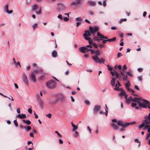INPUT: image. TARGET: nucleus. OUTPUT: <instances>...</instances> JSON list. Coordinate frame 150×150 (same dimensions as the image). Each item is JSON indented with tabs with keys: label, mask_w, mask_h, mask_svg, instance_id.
Instances as JSON below:
<instances>
[{
	"label": "nucleus",
	"mask_w": 150,
	"mask_h": 150,
	"mask_svg": "<svg viewBox=\"0 0 150 150\" xmlns=\"http://www.w3.org/2000/svg\"><path fill=\"white\" fill-rule=\"evenodd\" d=\"M90 51L91 53H92V54H94L96 52V51L93 49H91Z\"/></svg>",
	"instance_id": "obj_54"
},
{
	"label": "nucleus",
	"mask_w": 150,
	"mask_h": 150,
	"mask_svg": "<svg viewBox=\"0 0 150 150\" xmlns=\"http://www.w3.org/2000/svg\"><path fill=\"white\" fill-rule=\"evenodd\" d=\"M101 107L100 106L96 105L94 108V113H96L100 110Z\"/></svg>",
	"instance_id": "obj_14"
},
{
	"label": "nucleus",
	"mask_w": 150,
	"mask_h": 150,
	"mask_svg": "<svg viewBox=\"0 0 150 150\" xmlns=\"http://www.w3.org/2000/svg\"><path fill=\"white\" fill-rule=\"evenodd\" d=\"M89 14L91 15H93L94 14V12L92 11H89Z\"/></svg>",
	"instance_id": "obj_64"
},
{
	"label": "nucleus",
	"mask_w": 150,
	"mask_h": 150,
	"mask_svg": "<svg viewBox=\"0 0 150 150\" xmlns=\"http://www.w3.org/2000/svg\"><path fill=\"white\" fill-rule=\"evenodd\" d=\"M85 103L89 105V101L88 100H86L85 101Z\"/></svg>",
	"instance_id": "obj_56"
},
{
	"label": "nucleus",
	"mask_w": 150,
	"mask_h": 150,
	"mask_svg": "<svg viewBox=\"0 0 150 150\" xmlns=\"http://www.w3.org/2000/svg\"><path fill=\"white\" fill-rule=\"evenodd\" d=\"M58 8L60 11L64 10L65 9V5L62 3H59L58 5Z\"/></svg>",
	"instance_id": "obj_12"
},
{
	"label": "nucleus",
	"mask_w": 150,
	"mask_h": 150,
	"mask_svg": "<svg viewBox=\"0 0 150 150\" xmlns=\"http://www.w3.org/2000/svg\"><path fill=\"white\" fill-rule=\"evenodd\" d=\"M55 132L57 133L59 137H62V135H61L57 131H55Z\"/></svg>",
	"instance_id": "obj_51"
},
{
	"label": "nucleus",
	"mask_w": 150,
	"mask_h": 150,
	"mask_svg": "<svg viewBox=\"0 0 150 150\" xmlns=\"http://www.w3.org/2000/svg\"><path fill=\"white\" fill-rule=\"evenodd\" d=\"M137 70L139 71V72H141L142 70V69L141 68H138V69H137Z\"/></svg>",
	"instance_id": "obj_63"
},
{
	"label": "nucleus",
	"mask_w": 150,
	"mask_h": 150,
	"mask_svg": "<svg viewBox=\"0 0 150 150\" xmlns=\"http://www.w3.org/2000/svg\"><path fill=\"white\" fill-rule=\"evenodd\" d=\"M120 73L121 74L122 76H124V77L123 78V79L125 80H127V75H126V76H125V75L123 74V72L122 71V70H121L120 71Z\"/></svg>",
	"instance_id": "obj_26"
},
{
	"label": "nucleus",
	"mask_w": 150,
	"mask_h": 150,
	"mask_svg": "<svg viewBox=\"0 0 150 150\" xmlns=\"http://www.w3.org/2000/svg\"><path fill=\"white\" fill-rule=\"evenodd\" d=\"M79 50L80 52L85 53L90 51L91 49L87 48L86 47H82L79 48Z\"/></svg>",
	"instance_id": "obj_9"
},
{
	"label": "nucleus",
	"mask_w": 150,
	"mask_h": 150,
	"mask_svg": "<svg viewBox=\"0 0 150 150\" xmlns=\"http://www.w3.org/2000/svg\"><path fill=\"white\" fill-rule=\"evenodd\" d=\"M107 66L108 67V70H109V71H112V67H111V66H110L109 65H107Z\"/></svg>",
	"instance_id": "obj_45"
},
{
	"label": "nucleus",
	"mask_w": 150,
	"mask_h": 150,
	"mask_svg": "<svg viewBox=\"0 0 150 150\" xmlns=\"http://www.w3.org/2000/svg\"><path fill=\"white\" fill-rule=\"evenodd\" d=\"M116 40V38L115 37H114L112 38L107 39V41L111 42L115 41Z\"/></svg>",
	"instance_id": "obj_28"
},
{
	"label": "nucleus",
	"mask_w": 150,
	"mask_h": 150,
	"mask_svg": "<svg viewBox=\"0 0 150 150\" xmlns=\"http://www.w3.org/2000/svg\"><path fill=\"white\" fill-rule=\"evenodd\" d=\"M63 20L65 21H68L69 20V18L65 17L64 18Z\"/></svg>",
	"instance_id": "obj_46"
},
{
	"label": "nucleus",
	"mask_w": 150,
	"mask_h": 150,
	"mask_svg": "<svg viewBox=\"0 0 150 150\" xmlns=\"http://www.w3.org/2000/svg\"><path fill=\"white\" fill-rule=\"evenodd\" d=\"M74 131H75V134L74 135L75 137H77L78 136V132L77 131H76V130H74Z\"/></svg>",
	"instance_id": "obj_55"
},
{
	"label": "nucleus",
	"mask_w": 150,
	"mask_h": 150,
	"mask_svg": "<svg viewBox=\"0 0 150 150\" xmlns=\"http://www.w3.org/2000/svg\"><path fill=\"white\" fill-rule=\"evenodd\" d=\"M38 8V6L36 4H34L33 6V9L34 11H35L36 10V9Z\"/></svg>",
	"instance_id": "obj_35"
},
{
	"label": "nucleus",
	"mask_w": 150,
	"mask_h": 150,
	"mask_svg": "<svg viewBox=\"0 0 150 150\" xmlns=\"http://www.w3.org/2000/svg\"><path fill=\"white\" fill-rule=\"evenodd\" d=\"M18 117L20 119H24L26 118V116L25 114H22L21 115L19 114L18 115Z\"/></svg>",
	"instance_id": "obj_21"
},
{
	"label": "nucleus",
	"mask_w": 150,
	"mask_h": 150,
	"mask_svg": "<svg viewBox=\"0 0 150 150\" xmlns=\"http://www.w3.org/2000/svg\"><path fill=\"white\" fill-rule=\"evenodd\" d=\"M112 121L113 122H117V125L122 126L123 128L121 129H120V131H122L124 130V128H126L129 125L132 124H135L136 123V122L135 121H134L133 122L130 123L125 122L123 123L122 121L121 120H119L117 121L116 119H113L112 120Z\"/></svg>",
	"instance_id": "obj_2"
},
{
	"label": "nucleus",
	"mask_w": 150,
	"mask_h": 150,
	"mask_svg": "<svg viewBox=\"0 0 150 150\" xmlns=\"http://www.w3.org/2000/svg\"><path fill=\"white\" fill-rule=\"evenodd\" d=\"M96 54L92 57V59L94 60L96 63H98L100 64L101 63H104L105 60L102 57L100 58L98 56L100 54V52L99 50H97L96 51Z\"/></svg>",
	"instance_id": "obj_1"
},
{
	"label": "nucleus",
	"mask_w": 150,
	"mask_h": 150,
	"mask_svg": "<svg viewBox=\"0 0 150 150\" xmlns=\"http://www.w3.org/2000/svg\"><path fill=\"white\" fill-rule=\"evenodd\" d=\"M122 55L121 54V53L119 52L117 54V57H120V56H122Z\"/></svg>",
	"instance_id": "obj_60"
},
{
	"label": "nucleus",
	"mask_w": 150,
	"mask_h": 150,
	"mask_svg": "<svg viewBox=\"0 0 150 150\" xmlns=\"http://www.w3.org/2000/svg\"><path fill=\"white\" fill-rule=\"evenodd\" d=\"M81 2V0H75L70 4L71 6H76L79 5Z\"/></svg>",
	"instance_id": "obj_10"
},
{
	"label": "nucleus",
	"mask_w": 150,
	"mask_h": 150,
	"mask_svg": "<svg viewBox=\"0 0 150 150\" xmlns=\"http://www.w3.org/2000/svg\"><path fill=\"white\" fill-rule=\"evenodd\" d=\"M23 79L24 82L27 85L28 84V81L27 79V77L25 73H23Z\"/></svg>",
	"instance_id": "obj_13"
},
{
	"label": "nucleus",
	"mask_w": 150,
	"mask_h": 150,
	"mask_svg": "<svg viewBox=\"0 0 150 150\" xmlns=\"http://www.w3.org/2000/svg\"><path fill=\"white\" fill-rule=\"evenodd\" d=\"M132 97L131 96H130L128 98H127L126 99H125L126 103L127 104L129 103L130 102L132 101Z\"/></svg>",
	"instance_id": "obj_23"
},
{
	"label": "nucleus",
	"mask_w": 150,
	"mask_h": 150,
	"mask_svg": "<svg viewBox=\"0 0 150 150\" xmlns=\"http://www.w3.org/2000/svg\"><path fill=\"white\" fill-rule=\"evenodd\" d=\"M42 72V70L41 69L36 70L32 72L29 77V78L31 81L33 83L36 82V74L39 73H41Z\"/></svg>",
	"instance_id": "obj_4"
},
{
	"label": "nucleus",
	"mask_w": 150,
	"mask_h": 150,
	"mask_svg": "<svg viewBox=\"0 0 150 150\" xmlns=\"http://www.w3.org/2000/svg\"><path fill=\"white\" fill-rule=\"evenodd\" d=\"M37 23H35L32 26V27L33 28L34 30H35V29L37 27Z\"/></svg>",
	"instance_id": "obj_42"
},
{
	"label": "nucleus",
	"mask_w": 150,
	"mask_h": 150,
	"mask_svg": "<svg viewBox=\"0 0 150 150\" xmlns=\"http://www.w3.org/2000/svg\"><path fill=\"white\" fill-rule=\"evenodd\" d=\"M121 86V85L118 81H117V83L116 84L115 86L116 88H114L115 90L119 91L120 90L121 92L119 93V95L121 97L123 96H125V98L126 99L127 97V95L126 94L125 92L122 88L120 89L119 88V87Z\"/></svg>",
	"instance_id": "obj_3"
},
{
	"label": "nucleus",
	"mask_w": 150,
	"mask_h": 150,
	"mask_svg": "<svg viewBox=\"0 0 150 150\" xmlns=\"http://www.w3.org/2000/svg\"><path fill=\"white\" fill-rule=\"evenodd\" d=\"M52 115L51 113H49L48 114L46 115V116L48 117L49 118H50L51 117Z\"/></svg>",
	"instance_id": "obj_43"
},
{
	"label": "nucleus",
	"mask_w": 150,
	"mask_h": 150,
	"mask_svg": "<svg viewBox=\"0 0 150 150\" xmlns=\"http://www.w3.org/2000/svg\"><path fill=\"white\" fill-rule=\"evenodd\" d=\"M41 10L40 9L39 10V11L38 12H36V13H37L38 14H41Z\"/></svg>",
	"instance_id": "obj_58"
},
{
	"label": "nucleus",
	"mask_w": 150,
	"mask_h": 150,
	"mask_svg": "<svg viewBox=\"0 0 150 150\" xmlns=\"http://www.w3.org/2000/svg\"><path fill=\"white\" fill-rule=\"evenodd\" d=\"M143 101L144 102L143 103H141L140 102H139L138 103V105L140 107H142L143 108H146V107L145 105V104H146V103L144 102V101Z\"/></svg>",
	"instance_id": "obj_22"
},
{
	"label": "nucleus",
	"mask_w": 150,
	"mask_h": 150,
	"mask_svg": "<svg viewBox=\"0 0 150 150\" xmlns=\"http://www.w3.org/2000/svg\"><path fill=\"white\" fill-rule=\"evenodd\" d=\"M28 112L30 113H32V110L30 108H29L28 109Z\"/></svg>",
	"instance_id": "obj_59"
},
{
	"label": "nucleus",
	"mask_w": 150,
	"mask_h": 150,
	"mask_svg": "<svg viewBox=\"0 0 150 150\" xmlns=\"http://www.w3.org/2000/svg\"><path fill=\"white\" fill-rule=\"evenodd\" d=\"M113 123H112V126L113 128L115 129V130H117L118 129V125L116 124V122H113ZM117 123V122H116Z\"/></svg>",
	"instance_id": "obj_18"
},
{
	"label": "nucleus",
	"mask_w": 150,
	"mask_h": 150,
	"mask_svg": "<svg viewBox=\"0 0 150 150\" xmlns=\"http://www.w3.org/2000/svg\"><path fill=\"white\" fill-rule=\"evenodd\" d=\"M76 21H79L80 22H81L83 20V19L81 17L77 18H76Z\"/></svg>",
	"instance_id": "obj_36"
},
{
	"label": "nucleus",
	"mask_w": 150,
	"mask_h": 150,
	"mask_svg": "<svg viewBox=\"0 0 150 150\" xmlns=\"http://www.w3.org/2000/svg\"><path fill=\"white\" fill-rule=\"evenodd\" d=\"M24 129H26V131H27L31 129V127L30 126H28L26 127H24Z\"/></svg>",
	"instance_id": "obj_37"
},
{
	"label": "nucleus",
	"mask_w": 150,
	"mask_h": 150,
	"mask_svg": "<svg viewBox=\"0 0 150 150\" xmlns=\"http://www.w3.org/2000/svg\"><path fill=\"white\" fill-rule=\"evenodd\" d=\"M127 75H128L129 76H130V77H132L133 76V74H132V73L129 71H127L126 73Z\"/></svg>",
	"instance_id": "obj_32"
},
{
	"label": "nucleus",
	"mask_w": 150,
	"mask_h": 150,
	"mask_svg": "<svg viewBox=\"0 0 150 150\" xmlns=\"http://www.w3.org/2000/svg\"><path fill=\"white\" fill-rule=\"evenodd\" d=\"M87 129L89 131V133L91 134V129L90 128L89 126L87 127Z\"/></svg>",
	"instance_id": "obj_53"
},
{
	"label": "nucleus",
	"mask_w": 150,
	"mask_h": 150,
	"mask_svg": "<svg viewBox=\"0 0 150 150\" xmlns=\"http://www.w3.org/2000/svg\"><path fill=\"white\" fill-rule=\"evenodd\" d=\"M130 82L129 81L127 82L125 84V87L126 89L129 91H131V93L133 95H134L135 96L136 95V94H134V91L130 89L129 87L130 86Z\"/></svg>",
	"instance_id": "obj_8"
},
{
	"label": "nucleus",
	"mask_w": 150,
	"mask_h": 150,
	"mask_svg": "<svg viewBox=\"0 0 150 150\" xmlns=\"http://www.w3.org/2000/svg\"><path fill=\"white\" fill-rule=\"evenodd\" d=\"M34 115L35 116V118L36 119L38 118V115L36 114L35 111H34Z\"/></svg>",
	"instance_id": "obj_62"
},
{
	"label": "nucleus",
	"mask_w": 150,
	"mask_h": 150,
	"mask_svg": "<svg viewBox=\"0 0 150 150\" xmlns=\"http://www.w3.org/2000/svg\"><path fill=\"white\" fill-rule=\"evenodd\" d=\"M144 122L146 124H150V116H146L145 117Z\"/></svg>",
	"instance_id": "obj_17"
},
{
	"label": "nucleus",
	"mask_w": 150,
	"mask_h": 150,
	"mask_svg": "<svg viewBox=\"0 0 150 150\" xmlns=\"http://www.w3.org/2000/svg\"><path fill=\"white\" fill-rule=\"evenodd\" d=\"M73 128H74L73 129V131H74L76 129H77V127L75 125H73V126H72Z\"/></svg>",
	"instance_id": "obj_44"
},
{
	"label": "nucleus",
	"mask_w": 150,
	"mask_h": 150,
	"mask_svg": "<svg viewBox=\"0 0 150 150\" xmlns=\"http://www.w3.org/2000/svg\"><path fill=\"white\" fill-rule=\"evenodd\" d=\"M138 79L140 81H141L142 80V77L141 76H139L138 77Z\"/></svg>",
	"instance_id": "obj_61"
},
{
	"label": "nucleus",
	"mask_w": 150,
	"mask_h": 150,
	"mask_svg": "<svg viewBox=\"0 0 150 150\" xmlns=\"http://www.w3.org/2000/svg\"><path fill=\"white\" fill-rule=\"evenodd\" d=\"M137 105L136 103H132L131 104V106L132 107H135Z\"/></svg>",
	"instance_id": "obj_48"
},
{
	"label": "nucleus",
	"mask_w": 150,
	"mask_h": 150,
	"mask_svg": "<svg viewBox=\"0 0 150 150\" xmlns=\"http://www.w3.org/2000/svg\"><path fill=\"white\" fill-rule=\"evenodd\" d=\"M132 101L133 102H137L138 104V103L139 102H140V101H144V100H142L143 99H142V98H138L137 97H135L133 98H132Z\"/></svg>",
	"instance_id": "obj_11"
},
{
	"label": "nucleus",
	"mask_w": 150,
	"mask_h": 150,
	"mask_svg": "<svg viewBox=\"0 0 150 150\" xmlns=\"http://www.w3.org/2000/svg\"><path fill=\"white\" fill-rule=\"evenodd\" d=\"M36 132L35 130L34 129H33V132H32L30 133V136L32 137H33V136H34V133H36Z\"/></svg>",
	"instance_id": "obj_31"
},
{
	"label": "nucleus",
	"mask_w": 150,
	"mask_h": 150,
	"mask_svg": "<svg viewBox=\"0 0 150 150\" xmlns=\"http://www.w3.org/2000/svg\"><path fill=\"white\" fill-rule=\"evenodd\" d=\"M52 55L53 57H57V53L56 50H53L52 53Z\"/></svg>",
	"instance_id": "obj_20"
},
{
	"label": "nucleus",
	"mask_w": 150,
	"mask_h": 150,
	"mask_svg": "<svg viewBox=\"0 0 150 150\" xmlns=\"http://www.w3.org/2000/svg\"><path fill=\"white\" fill-rule=\"evenodd\" d=\"M37 100L38 101L42 100L41 98L40 97V96L38 94L37 95Z\"/></svg>",
	"instance_id": "obj_49"
},
{
	"label": "nucleus",
	"mask_w": 150,
	"mask_h": 150,
	"mask_svg": "<svg viewBox=\"0 0 150 150\" xmlns=\"http://www.w3.org/2000/svg\"><path fill=\"white\" fill-rule=\"evenodd\" d=\"M110 73L113 76H114V75H115L116 78H117L119 77V74L117 72L115 71H111Z\"/></svg>",
	"instance_id": "obj_15"
},
{
	"label": "nucleus",
	"mask_w": 150,
	"mask_h": 150,
	"mask_svg": "<svg viewBox=\"0 0 150 150\" xmlns=\"http://www.w3.org/2000/svg\"><path fill=\"white\" fill-rule=\"evenodd\" d=\"M5 11L8 14H11L13 12V11L11 10L9 11L8 4L6 5L5 6Z\"/></svg>",
	"instance_id": "obj_16"
},
{
	"label": "nucleus",
	"mask_w": 150,
	"mask_h": 150,
	"mask_svg": "<svg viewBox=\"0 0 150 150\" xmlns=\"http://www.w3.org/2000/svg\"><path fill=\"white\" fill-rule=\"evenodd\" d=\"M83 36L85 39L88 41L89 44H92V40H91V38L88 36H90L91 34L88 30H86L85 33L83 34Z\"/></svg>",
	"instance_id": "obj_5"
},
{
	"label": "nucleus",
	"mask_w": 150,
	"mask_h": 150,
	"mask_svg": "<svg viewBox=\"0 0 150 150\" xmlns=\"http://www.w3.org/2000/svg\"><path fill=\"white\" fill-rule=\"evenodd\" d=\"M115 78H112L111 81V85L112 86H114L115 85Z\"/></svg>",
	"instance_id": "obj_29"
},
{
	"label": "nucleus",
	"mask_w": 150,
	"mask_h": 150,
	"mask_svg": "<svg viewBox=\"0 0 150 150\" xmlns=\"http://www.w3.org/2000/svg\"><path fill=\"white\" fill-rule=\"evenodd\" d=\"M145 122H143L139 126V128H140L144 127L145 125Z\"/></svg>",
	"instance_id": "obj_38"
},
{
	"label": "nucleus",
	"mask_w": 150,
	"mask_h": 150,
	"mask_svg": "<svg viewBox=\"0 0 150 150\" xmlns=\"http://www.w3.org/2000/svg\"><path fill=\"white\" fill-rule=\"evenodd\" d=\"M13 122H14V123L15 125L17 127H18V123L17 122V120H15L14 121H13Z\"/></svg>",
	"instance_id": "obj_40"
},
{
	"label": "nucleus",
	"mask_w": 150,
	"mask_h": 150,
	"mask_svg": "<svg viewBox=\"0 0 150 150\" xmlns=\"http://www.w3.org/2000/svg\"><path fill=\"white\" fill-rule=\"evenodd\" d=\"M23 122L26 123L27 125H29L31 124V122L29 120H23Z\"/></svg>",
	"instance_id": "obj_30"
},
{
	"label": "nucleus",
	"mask_w": 150,
	"mask_h": 150,
	"mask_svg": "<svg viewBox=\"0 0 150 150\" xmlns=\"http://www.w3.org/2000/svg\"><path fill=\"white\" fill-rule=\"evenodd\" d=\"M127 69V67L126 65H124L122 68V71L123 72H124L125 71V70H126Z\"/></svg>",
	"instance_id": "obj_33"
},
{
	"label": "nucleus",
	"mask_w": 150,
	"mask_h": 150,
	"mask_svg": "<svg viewBox=\"0 0 150 150\" xmlns=\"http://www.w3.org/2000/svg\"><path fill=\"white\" fill-rule=\"evenodd\" d=\"M58 18L60 20H62L63 19V18L61 14H59L57 16Z\"/></svg>",
	"instance_id": "obj_41"
},
{
	"label": "nucleus",
	"mask_w": 150,
	"mask_h": 150,
	"mask_svg": "<svg viewBox=\"0 0 150 150\" xmlns=\"http://www.w3.org/2000/svg\"><path fill=\"white\" fill-rule=\"evenodd\" d=\"M144 127L145 129H148V128L150 127V126L149 125H145Z\"/></svg>",
	"instance_id": "obj_47"
},
{
	"label": "nucleus",
	"mask_w": 150,
	"mask_h": 150,
	"mask_svg": "<svg viewBox=\"0 0 150 150\" xmlns=\"http://www.w3.org/2000/svg\"><path fill=\"white\" fill-rule=\"evenodd\" d=\"M92 45H93V46L95 48H98V46H97V45L96 44H95V43H92Z\"/></svg>",
	"instance_id": "obj_52"
},
{
	"label": "nucleus",
	"mask_w": 150,
	"mask_h": 150,
	"mask_svg": "<svg viewBox=\"0 0 150 150\" xmlns=\"http://www.w3.org/2000/svg\"><path fill=\"white\" fill-rule=\"evenodd\" d=\"M88 4L91 6H95L96 2L95 1H89L88 2Z\"/></svg>",
	"instance_id": "obj_19"
},
{
	"label": "nucleus",
	"mask_w": 150,
	"mask_h": 150,
	"mask_svg": "<svg viewBox=\"0 0 150 150\" xmlns=\"http://www.w3.org/2000/svg\"><path fill=\"white\" fill-rule=\"evenodd\" d=\"M127 21L126 18L121 19L119 21V23H121L123 21Z\"/></svg>",
	"instance_id": "obj_39"
},
{
	"label": "nucleus",
	"mask_w": 150,
	"mask_h": 150,
	"mask_svg": "<svg viewBox=\"0 0 150 150\" xmlns=\"http://www.w3.org/2000/svg\"><path fill=\"white\" fill-rule=\"evenodd\" d=\"M46 85L49 88L53 89L56 87L57 84L53 80H51L46 83Z\"/></svg>",
	"instance_id": "obj_6"
},
{
	"label": "nucleus",
	"mask_w": 150,
	"mask_h": 150,
	"mask_svg": "<svg viewBox=\"0 0 150 150\" xmlns=\"http://www.w3.org/2000/svg\"><path fill=\"white\" fill-rule=\"evenodd\" d=\"M97 36L98 37L100 38V39H102V40L103 39L104 35L101 34L99 32H98L97 33Z\"/></svg>",
	"instance_id": "obj_25"
},
{
	"label": "nucleus",
	"mask_w": 150,
	"mask_h": 150,
	"mask_svg": "<svg viewBox=\"0 0 150 150\" xmlns=\"http://www.w3.org/2000/svg\"><path fill=\"white\" fill-rule=\"evenodd\" d=\"M65 98V97L64 96H61V97H60V99H61V100H62V101H63L64 100Z\"/></svg>",
	"instance_id": "obj_50"
},
{
	"label": "nucleus",
	"mask_w": 150,
	"mask_h": 150,
	"mask_svg": "<svg viewBox=\"0 0 150 150\" xmlns=\"http://www.w3.org/2000/svg\"><path fill=\"white\" fill-rule=\"evenodd\" d=\"M142 100H144L145 103H146V104L147 105V107H148L150 109V103H149V101L145 99H143Z\"/></svg>",
	"instance_id": "obj_24"
},
{
	"label": "nucleus",
	"mask_w": 150,
	"mask_h": 150,
	"mask_svg": "<svg viewBox=\"0 0 150 150\" xmlns=\"http://www.w3.org/2000/svg\"><path fill=\"white\" fill-rule=\"evenodd\" d=\"M103 5L104 7H105L106 6V0H104L103 1Z\"/></svg>",
	"instance_id": "obj_57"
},
{
	"label": "nucleus",
	"mask_w": 150,
	"mask_h": 150,
	"mask_svg": "<svg viewBox=\"0 0 150 150\" xmlns=\"http://www.w3.org/2000/svg\"><path fill=\"white\" fill-rule=\"evenodd\" d=\"M38 102L40 107L42 108L43 107V103L42 102V100H41L38 101Z\"/></svg>",
	"instance_id": "obj_27"
},
{
	"label": "nucleus",
	"mask_w": 150,
	"mask_h": 150,
	"mask_svg": "<svg viewBox=\"0 0 150 150\" xmlns=\"http://www.w3.org/2000/svg\"><path fill=\"white\" fill-rule=\"evenodd\" d=\"M93 39L94 40L98 42H99L100 40H102V39H99L96 36L94 37Z\"/></svg>",
	"instance_id": "obj_34"
},
{
	"label": "nucleus",
	"mask_w": 150,
	"mask_h": 150,
	"mask_svg": "<svg viewBox=\"0 0 150 150\" xmlns=\"http://www.w3.org/2000/svg\"><path fill=\"white\" fill-rule=\"evenodd\" d=\"M89 30H88L89 31L91 35V34L93 35V36L94 37L96 33L99 31V28L98 26H95L94 27L90 26L89 28Z\"/></svg>",
	"instance_id": "obj_7"
}]
</instances>
